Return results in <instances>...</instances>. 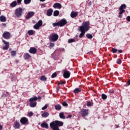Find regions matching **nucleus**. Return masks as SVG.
<instances>
[{
  "label": "nucleus",
  "instance_id": "obj_1",
  "mask_svg": "<svg viewBox=\"0 0 130 130\" xmlns=\"http://www.w3.org/2000/svg\"><path fill=\"white\" fill-rule=\"evenodd\" d=\"M63 122L58 120H55L50 123V126L52 130H59L58 126H62Z\"/></svg>",
  "mask_w": 130,
  "mask_h": 130
},
{
  "label": "nucleus",
  "instance_id": "obj_2",
  "mask_svg": "<svg viewBox=\"0 0 130 130\" xmlns=\"http://www.w3.org/2000/svg\"><path fill=\"white\" fill-rule=\"evenodd\" d=\"M90 29V22L89 21H84L81 26L79 27V30H82L83 31H89Z\"/></svg>",
  "mask_w": 130,
  "mask_h": 130
},
{
  "label": "nucleus",
  "instance_id": "obj_3",
  "mask_svg": "<svg viewBox=\"0 0 130 130\" xmlns=\"http://www.w3.org/2000/svg\"><path fill=\"white\" fill-rule=\"evenodd\" d=\"M125 9H126V5L125 4H122L121 5L120 8H119V11H120L119 13L118 18L121 19L122 18V14L125 13Z\"/></svg>",
  "mask_w": 130,
  "mask_h": 130
},
{
  "label": "nucleus",
  "instance_id": "obj_4",
  "mask_svg": "<svg viewBox=\"0 0 130 130\" xmlns=\"http://www.w3.org/2000/svg\"><path fill=\"white\" fill-rule=\"evenodd\" d=\"M23 14V9L19 7L15 10V15L17 18H20L22 14Z\"/></svg>",
  "mask_w": 130,
  "mask_h": 130
},
{
  "label": "nucleus",
  "instance_id": "obj_5",
  "mask_svg": "<svg viewBox=\"0 0 130 130\" xmlns=\"http://www.w3.org/2000/svg\"><path fill=\"white\" fill-rule=\"evenodd\" d=\"M20 123L23 125H28L29 124V120L26 117H22L20 119Z\"/></svg>",
  "mask_w": 130,
  "mask_h": 130
},
{
  "label": "nucleus",
  "instance_id": "obj_6",
  "mask_svg": "<svg viewBox=\"0 0 130 130\" xmlns=\"http://www.w3.org/2000/svg\"><path fill=\"white\" fill-rule=\"evenodd\" d=\"M80 114L82 117H85V116H87L89 114V110L83 109L80 111Z\"/></svg>",
  "mask_w": 130,
  "mask_h": 130
},
{
  "label": "nucleus",
  "instance_id": "obj_7",
  "mask_svg": "<svg viewBox=\"0 0 130 130\" xmlns=\"http://www.w3.org/2000/svg\"><path fill=\"white\" fill-rule=\"evenodd\" d=\"M3 37L5 39L9 40L11 38V33L9 31H5L3 34Z\"/></svg>",
  "mask_w": 130,
  "mask_h": 130
},
{
  "label": "nucleus",
  "instance_id": "obj_8",
  "mask_svg": "<svg viewBox=\"0 0 130 130\" xmlns=\"http://www.w3.org/2000/svg\"><path fill=\"white\" fill-rule=\"evenodd\" d=\"M49 39L51 41H57V39H58V36L57 34H53L50 36Z\"/></svg>",
  "mask_w": 130,
  "mask_h": 130
},
{
  "label": "nucleus",
  "instance_id": "obj_9",
  "mask_svg": "<svg viewBox=\"0 0 130 130\" xmlns=\"http://www.w3.org/2000/svg\"><path fill=\"white\" fill-rule=\"evenodd\" d=\"M67 23L68 21H67V20H66V19H62L60 20L59 21V27H63V26L67 25Z\"/></svg>",
  "mask_w": 130,
  "mask_h": 130
},
{
  "label": "nucleus",
  "instance_id": "obj_10",
  "mask_svg": "<svg viewBox=\"0 0 130 130\" xmlns=\"http://www.w3.org/2000/svg\"><path fill=\"white\" fill-rule=\"evenodd\" d=\"M3 42L5 44V46L3 47L4 50H8L9 47H10V43L6 41L5 40H3Z\"/></svg>",
  "mask_w": 130,
  "mask_h": 130
},
{
  "label": "nucleus",
  "instance_id": "obj_11",
  "mask_svg": "<svg viewBox=\"0 0 130 130\" xmlns=\"http://www.w3.org/2000/svg\"><path fill=\"white\" fill-rule=\"evenodd\" d=\"M63 77L65 79H69V78L71 76V72L70 71H68V70H63Z\"/></svg>",
  "mask_w": 130,
  "mask_h": 130
},
{
  "label": "nucleus",
  "instance_id": "obj_12",
  "mask_svg": "<svg viewBox=\"0 0 130 130\" xmlns=\"http://www.w3.org/2000/svg\"><path fill=\"white\" fill-rule=\"evenodd\" d=\"M35 14V12L33 11H30L29 12H28L27 15H26V20H29V19L32 18L33 16Z\"/></svg>",
  "mask_w": 130,
  "mask_h": 130
},
{
  "label": "nucleus",
  "instance_id": "obj_13",
  "mask_svg": "<svg viewBox=\"0 0 130 130\" xmlns=\"http://www.w3.org/2000/svg\"><path fill=\"white\" fill-rule=\"evenodd\" d=\"M13 127L15 129H19L21 127V124L18 121H16L13 124Z\"/></svg>",
  "mask_w": 130,
  "mask_h": 130
},
{
  "label": "nucleus",
  "instance_id": "obj_14",
  "mask_svg": "<svg viewBox=\"0 0 130 130\" xmlns=\"http://www.w3.org/2000/svg\"><path fill=\"white\" fill-rule=\"evenodd\" d=\"M29 53L35 54L36 52H37V49L35 48V47H30L29 50Z\"/></svg>",
  "mask_w": 130,
  "mask_h": 130
},
{
  "label": "nucleus",
  "instance_id": "obj_15",
  "mask_svg": "<svg viewBox=\"0 0 130 130\" xmlns=\"http://www.w3.org/2000/svg\"><path fill=\"white\" fill-rule=\"evenodd\" d=\"M53 7L54 9H60L61 8H62L61 4L57 3H55L53 5Z\"/></svg>",
  "mask_w": 130,
  "mask_h": 130
},
{
  "label": "nucleus",
  "instance_id": "obj_16",
  "mask_svg": "<svg viewBox=\"0 0 130 130\" xmlns=\"http://www.w3.org/2000/svg\"><path fill=\"white\" fill-rule=\"evenodd\" d=\"M52 13H53V10H52V9L51 8L49 9L47 11V16H48V17H50V16L52 15Z\"/></svg>",
  "mask_w": 130,
  "mask_h": 130
},
{
  "label": "nucleus",
  "instance_id": "obj_17",
  "mask_svg": "<svg viewBox=\"0 0 130 130\" xmlns=\"http://www.w3.org/2000/svg\"><path fill=\"white\" fill-rule=\"evenodd\" d=\"M41 116L44 118L48 117L49 116V113L48 112H42Z\"/></svg>",
  "mask_w": 130,
  "mask_h": 130
},
{
  "label": "nucleus",
  "instance_id": "obj_18",
  "mask_svg": "<svg viewBox=\"0 0 130 130\" xmlns=\"http://www.w3.org/2000/svg\"><path fill=\"white\" fill-rule=\"evenodd\" d=\"M23 57L24 59H29V58H31V55L28 53H25L23 55Z\"/></svg>",
  "mask_w": 130,
  "mask_h": 130
},
{
  "label": "nucleus",
  "instance_id": "obj_19",
  "mask_svg": "<svg viewBox=\"0 0 130 130\" xmlns=\"http://www.w3.org/2000/svg\"><path fill=\"white\" fill-rule=\"evenodd\" d=\"M71 18H76L78 16V12H75V11H72L70 15Z\"/></svg>",
  "mask_w": 130,
  "mask_h": 130
},
{
  "label": "nucleus",
  "instance_id": "obj_20",
  "mask_svg": "<svg viewBox=\"0 0 130 130\" xmlns=\"http://www.w3.org/2000/svg\"><path fill=\"white\" fill-rule=\"evenodd\" d=\"M41 127H45V128H48V124L46 122L42 123L41 124Z\"/></svg>",
  "mask_w": 130,
  "mask_h": 130
},
{
  "label": "nucleus",
  "instance_id": "obj_21",
  "mask_svg": "<svg viewBox=\"0 0 130 130\" xmlns=\"http://www.w3.org/2000/svg\"><path fill=\"white\" fill-rule=\"evenodd\" d=\"M79 30L80 32H81L79 35V38H82V37H83V36L85 35V33H86V31L82 29H79Z\"/></svg>",
  "mask_w": 130,
  "mask_h": 130
},
{
  "label": "nucleus",
  "instance_id": "obj_22",
  "mask_svg": "<svg viewBox=\"0 0 130 130\" xmlns=\"http://www.w3.org/2000/svg\"><path fill=\"white\" fill-rule=\"evenodd\" d=\"M38 100V99L36 96H35L34 98H31L29 99V102H36V101H37Z\"/></svg>",
  "mask_w": 130,
  "mask_h": 130
},
{
  "label": "nucleus",
  "instance_id": "obj_23",
  "mask_svg": "<svg viewBox=\"0 0 130 130\" xmlns=\"http://www.w3.org/2000/svg\"><path fill=\"white\" fill-rule=\"evenodd\" d=\"M1 22H7V17L4 15L1 16Z\"/></svg>",
  "mask_w": 130,
  "mask_h": 130
},
{
  "label": "nucleus",
  "instance_id": "obj_24",
  "mask_svg": "<svg viewBox=\"0 0 130 130\" xmlns=\"http://www.w3.org/2000/svg\"><path fill=\"white\" fill-rule=\"evenodd\" d=\"M36 105H37V102H30L29 106L30 107H36Z\"/></svg>",
  "mask_w": 130,
  "mask_h": 130
},
{
  "label": "nucleus",
  "instance_id": "obj_25",
  "mask_svg": "<svg viewBox=\"0 0 130 130\" xmlns=\"http://www.w3.org/2000/svg\"><path fill=\"white\" fill-rule=\"evenodd\" d=\"M55 109L56 110H57L58 111H59V110H60L61 109V106H60V105H56L55 106Z\"/></svg>",
  "mask_w": 130,
  "mask_h": 130
},
{
  "label": "nucleus",
  "instance_id": "obj_26",
  "mask_svg": "<svg viewBox=\"0 0 130 130\" xmlns=\"http://www.w3.org/2000/svg\"><path fill=\"white\" fill-rule=\"evenodd\" d=\"M81 91H82V89H81V88H77L74 90V93H75V94H78V93L81 92Z\"/></svg>",
  "mask_w": 130,
  "mask_h": 130
},
{
  "label": "nucleus",
  "instance_id": "obj_27",
  "mask_svg": "<svg viewBox=\"0 0 130 130\" xmlns=\"http://www.w3.org/2000/svg\"><path fill=\"white\" fill-rule=\"evenodd\" d=\"M59 15V11L58 10H55L53 12V16L54 17H57V16Z\"/></svg>",
  "mask_w": 130,
  "mask_h": 130
},
{
  "label": "nucleus",
  "instance_id": "obj_28",
  "mask_svg": "<svg viewBox=\"0 0 130 130\" xmlns=\"http://www.w3.org/2000/svg\"><path fill=\"white\" fill-rule=\"evenodd\" d=\"M17 6V2L14 1L10 4V7L12 8H15Z\"/></svg>",
  "mask_w": 130,
  "mask_h": 130
},
{
  "label": "nucleus",
  "instance_id": "obj_29",
  "mask_svg": "<svg viewBox=\"0 0 130 130\" xmlns=\"http://www.w3.org/2000/svg\"><path fill=\"white\" fill-rule=\"evenodd\" d=\"M10 53L11 56H16V55H17V51L12 50L11 51Z\"/></svg>",
  "mask_w": 130,
  "mask_h": 130
},
{
  "label": "nucleus",
  "instance_id": "obj_30",
  "mask_svg": "<svg viewBox=\"0 0 130 130\" xmlns=\"http://www.w3.org/2000/svg\"><path fill=\"white\" fill-rule=\"evenodd\" d=\"M47 80V78L45 76H42L40 78V80L43 81V82H45Z\"/></svg>",
  "mask_w": 130,
  "mask_h": 130
},
{
  "label": "nucleus",
  "instance_id": "obj_31",
  "mask_svg": "<svg viewBox=\"0 0 130 130\" xmlns=\"http://www.w3.org/2000/svg\"><path fill=\"white\" fill-rule=\"evenodd\" d=\"M93 103H92V102H91L90 101H87L86 103V105L87 106H88V107L93 106Z\"/></svg>",
  "mask_w": 130,
  "mask_h": 130
},
{
  "label": "nucleus",
  "instance_id": "obj_32",
  "mask_svg": "<svg viewBox=\"0 0 130 130\" xmlns=\"http://www.w3.org/2000/svg\"><path fill=\"white\" fill-rule=\"evenodd\" d=\"M27 33L29 35H34V34H35V31L31 29L28 30L27 31Z\"/></svg>",
  "mask_w": 130,
  "mask_h": 130
},
{
  "label": "nucleus",
  "instance_id": "obj_33",
  "mask_svg": "<svg viewBox=\"0 0 130 130\" xmlns=\"http://www.w3.org/2000/svg\"><path fill=\"white\" fill-rule=\"evenodd\" d=\"M59 117L62 119H66V116H64V115L63 112L59 113Z\"/></svg>",
  "mask_w": 130,
  "mask_h": 130
},
{
  "label": "nucleus",
  "instance_id": "obj_34",
  "mask_svg": "<svg viewBox=\"0 0 130 130\" xmlns=\"http://www.w3.org/2000/svg\"><path fill=\"white\" fill-rule=\"evenodd\" d=\"M86 37L88 39H92V38H93V36L92 35V34H86Z\"/></svg>",
  "mask_w": 130,
  "mask_h": 130
},
{
  "label": "nucleus",
  "instance_id": "obj_35",
  "mask_svg": "<svg viewBox=\"0 0 130 130\" xmlns=\"http://www.w3.org/2000/svg\"><path fill=\"white\" fill-rule=\"evenodd\" d=\"M102 98L103 100H106L107 99V96L106 94L103 93L102 94Z\"/></svg>",
  "mask_w": 130,
  "mask_h": 130
},
{
  "label": "nucleus",
  "instance_id": "obj_36",
  "mask_svg": "<svg viewBox=\"0 0 130 130\" xmlns=\"http://www.w3.org/2000/svg\"><path fill=\"white\" fill-rule=\"evenodd\" d=\"M40 27H41L42 26V24H43V22H42V20H39L37 23Z\"/></svg>",
  "mask_w": 130,
  "mask_h": 130
},
{
  "label": "nucleus",
  "instance_id": "obj_37",
  "mask_svg": "<svg viewBox=\"0 0 130 130\" xmlns=\"http://www.w3.org/2000/svg\"><path fill=\"white\" fill-rule=\"evenodd\" d=\"M73 42H76L75 39H70L68 40V43H73Z\"/></svg>",
  "mask_w": 130,
  "mask_h": 130
},
{
  "label": "nucleus",
  "instance_id": "obj_38",
  "mask_svg": "<svg viewBox=\"0 0 130 130\" xmlns=\"http://www.w3.org/2000/svg\"><path fill=\"white\" fill-rule=\"evenodd\" d=\"M53 27H56L57 26H58L59 27V21L57 22H55L52 24Z\"/></svg>",
  "mask_w": 130,
  "mask_h": 130
},
{
  "label": "nucleus",
  "instance_id": "obj_39",
  "mask_svg": "<svg viewBox=\"0 0 130 130\" xmlns=\"http://www.w3.org/2000/svg\"><path fill=\"white\" fill-rule=\"evenodd\" d=\"M34 29H36V30H38V29H39V28H40V26L37 23H36L34 26Z\"/></svg>",
  "mask_w": 130,
  "mask_h": 130
},
{
  "label": "nucleus",
  "instance_id": "obj_40",
  "mask_svg": "<svg viewBox=\"0 0 130 130\" xmlns=\"http://www.w3.org/2000/svg\"><path fill=\"white\" fill-rule=\"evenodd\" d=\"M25 5H29L31 3V0H24Z\"/></svg>",
  "mask_w": 130,
  "mask_h": 130
},
{
  "label": "nucleus",
  "instance_id": "obj_41",
  "mask_svg": "<svg viewBox=\"0 0 130 130\" xmlns=\"http://www.w3.org/2000/svg\"><path fill=\"white\" fill-rule=\"evenodd\" d=\"M64 84H66V81H60L58 83V85H64Z\"/></svg>",
  "mask_w": 130,
  "mask_h": 130
},
{
  "label": "nucleus",
  "instance_id": "obj_42",
  "mask_svg": "<svg viewBox=\"0 0 130 130\" xmlns=\"http://www.w3.org/2000/svg\"><path fill=\"white\" fill-rule=\"evenodd\" d=\"M112 51L113 53H116L117 52V49H116L114 48H113L112 49Z\"/></svg>",
  "mask_w": 130,
  "mask_h": 130
},
{
  "label": "nucleus",
  "instance_id": "obj_43",
  "mask_svg": "<svg viewBox=\"0 0 130 130\" xmlns=\"http://www.w3.org/2000/svg\"><path fill=\"white\" fill-rule=\"evenodd\" d=\"M121 62H122V61H121V59H117V63H118V64H120V63H121Z\"/></svg>",
  "mask_w": 130,
  "mask_h": 130
},
{
  "label": "nucleus",
  "instance_id": "obj_44",
  "mask_svg": "<svg viewBox=\"0 0 130 130\" xmlns=\"http://www.w3.org/2000/svg\"><path fill=\"white\" fill-rule=\"evenodd\" d=\"M57 76L56 74V72L54 73L53 74H52L51 78H55Z\"/></svg>",
  "mask_w": 130,
  "mask_h": 130
},
{
  "label": "nucleus",
  "instance_id": "obj_45",
  "mask_svg": "<svg viewBox=\"0 0 130 130\" xmlns=\"http://www.w3.org/2000/svg\"><path fill=\"white\" fill-rule=\"evenodd\" d=\"M62 105H63V106H69V104H68L67 103V102H63L62 103Z\"/></svg>",
  "mask_w": 130,
  "mask_h": 130
},
{
  "label": "nucleus",
  "instance_id": "obj_46",
  "mask_svg": "<svg viewBox=\"0 0 130 130\" xmlns=\"http://www.w3.org/2000/svg\"><path fill=\"white\" fill-rule=\"evenodd\" d=\"M28 114L29 116L30 117V116H33L34 113H33V112H29L28 113Z\"/></svg>",
  "mask_w": 130,
  "mask_h": 130
},
{
  "label": "nucleus",
  "instance_id": "obj_47",
  "mask_svg": "<svg viewBox=\"0 0 130 130\" xmlns=\"http://www.w3.org/2000/svg\"><path fill=\"white\" fill-rule=\"evenodd\" d=\"M1 26L3 28H6V27H7V24L6 23H2Z\"/></svg>",
  "mask_w": 130,
  "mask_h": 130
},
{
  "label": "nucleus",
  "instance_id": "obj_48",
  "mask_svg": "<svg viewBox=\"0 0 130 130\" xmlns=\"http://www.w3.org/2000/svg\"><path fill=\"white\" fill-rule=\"evenodd\" d=\"M87 6L88 7H91V6H92V2L89 1V2L87 3Z\"/></svg>",
  "mask_w": 130,
  "mask_h": 130
},
{
  "label": "nucleus",
  "instance_id": "obj_49",
  "mask_svg": "<svg viewBox=\"0 0 130 130\" xmlns=\"http://www.w3.org/2000/svg\"><path fill=\"white\" fill-rule=\"evenodd\" d=\"M42 110H45V109H47V105H45L42 108Z\"/></svg>",
  "mask_w": 130,
  "mask_h": 130
},
{
  "label": "nucleus",
  "instance_id": "obj_50",
  "mask_svg": "<svg viewBox=\"0 0 130 130\" xmlns=\"http://www.w3.org/2000/svg\"><path fill=\"white\" fill-rule=\"evenodd\" d=\"M126 19L128 22H130V16H127Z\"/></svg>",
  "mask_w": 130,
  "mask_h": 130
},
{
  "label": "nucleus",
  "instance_id": "obj_51",
  "mask_svg": "<svg viewBox=\"0 0 130 130\" xmlns=\"http://www.w3.org/2000/svg\"><path fill=\"white\" fill-rule=\"evenodd\" d=\"M50 47H53L54 46V44L52 43H50Z\"/></svg>",
  "mask_w": 130,
  "mask_h": 130
},
{
  "label": "nucleus",
  "instance_id": "obj_52",
  "mask_svg": "<svg viewBox=\"0 0 130 130\" xmlns=\"http://www.w3.org/2000/svg\"><path fill=\"white\" fill-rule=\"evenodd\" d=\"M60 87H59V85H58L57 87H56V89L57 90V92H58V91H59V89H60Z\"/></svg>",
  "mask_w": 130,
  "mask_h": 130
},
{
  "label": "nucleus",
  "instance_id": "obj_53",
  "mask_svg": "<svg viewBox=\"0 0 130 130\" xmlns=\"http://www.w3.org/2000/svg\"><path fill=\"white\" fill-rule=\"evenodd\" d=\"M118 53H122V50H118Z\"/></svg>",
  "mask_w": 130,
  "mask_h": 130
},
{
  "label": "nucleus",
  "instance_id": "obj_54",
  "mask_svg": "<svg viewBox=\"0 0 130 130\" xmlns=\"http://www.w3.org/2000/svg\"><path fill=\"white\" fill-rule=\"evenodd\" d=\"M22 3V0H17V3L18 4H21Z\"/></svg>",
  "mask_w": 130,
  "mask_h": 130
},
{
  "label": "nucleus",
  "instance_id": "obj_55",
  "mask_svg": "<svg viewBox=\"0 0 130 130\" xmlns=\"http://www.w3.org/2000/svg\"><path fill=\"white\" fill-rule=\"evenodd\" d=\"M109 93H114V91L113 90H109Z\"/></svg>",
  "mask_w": 130,
  "mask_h": 130
},
{
  "label": "nucleus",
  "instance_id": "obj_56",
  "mask_svg": "<svg viewBox=\"0 0 130 130\" xmlns=\"http://www.w3.org/2000/svg\"><path fill=\"white\" fill-rule=\"evenodd\" d=\"M72 117V115L70 114L68 116L67 118H71Z\"/></svg>",
  "mask_w": 130,
  "mask_h": 130
},
{
  "label": "nucleus",
  "instance_id": "obj_57",
  "mask_svg": "<svg viewBox=\"0 0 130 130\" xmlns=\"http://www.w3.org/2000/svg\"><path fill=\"white\" fill-rule=\"evenodd\" d=\"M127 84L128 85H130V79H129V80H128V81L127 82Z\"/></svg>",
  "mask_w": 130,
  "mask_h": 130
},
{
  "label": "nucleus",
  "instance_id": "obj_58",
  "mask_svg": "<svg viewBox=\"0 0 130 130\" xmlns=\"http://www.w3.org/2000/svg\"><path fill=\"white\" fill-rule=\"evenodd\" d=\"M37 99H38L39 100H40L41 99V96H38V98H37Z\"/></svg>",
  "mask_w": 130,
  "mask_h": 130
},
{
  "label": "nucleus",
  "instance_id": "obj_59",
  "mask_svg": "<svg viewBox=\"0 0 130 130\" xmlns=\"http://www.w3.org/2000/svg\"><path fill=\"white\" fill-rule=\"evenodd\" d=\"M3 129V126L1 125V130Z\"/></svg>",
  "mask_w": 130,
  "mask_h": 130
},
{
  "label": "nucleus",
  "instance_id": "obj_60",
  "mask_svg": "<svg viewBox=\"0 0 130 130\" xmlns=\"http://www.w3.org/2000/svg\"><path fill=\"white\" fill-rule=\"evenodd\" d=\"M40 2H45L46 0H40Z\"/></svg>",
  "mask_w": 130,
  "mask_h": 130
},
{
  "label": "nucleus",
  "instance_id": "obj_61",
  "mask_svg": "<svg viewBox=\"0 0 130 130\" xmlns=\"http://www.w3.org/2000/svg\"><path fill=\"white\" fill-rule=\"evenodd\" d=\"M9 50L12 51V48H9Z\"/></svg>",
  "mask_w": 130,
  "mask_h": 130
}]
</instances>
